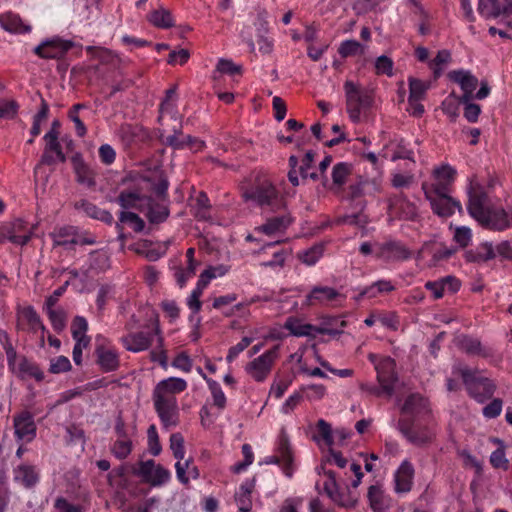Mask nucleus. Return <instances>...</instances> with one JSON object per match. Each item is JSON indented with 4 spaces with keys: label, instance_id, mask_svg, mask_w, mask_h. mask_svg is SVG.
Segmentation results:
<instances>
[{
    "label": "nucleus",
    "instance_id": "1",
    "mask_svg": "<svg viewBox=\"0 0 512 512\" xmlns=\"http://www.w3.org/2000/svg\"><path fill=\"white\" fill-rule=\"evenodd\" d=\"M242 197L264 211L278 212L286 208L284 196L266 176H257L254 182L244 190Z\"/></svg>",
    "mask_w": 512,
    "mask_h": 512
},
{
    "label": "nucleus",
    "instance_id": "2",
    "mask_svg": "<svg viewBox=\"0 0 512 512\" xmlns=\"http://www.w3.org/2000/svg\"><path fill=\"white\" fill-rule=\"evenodd\" d=\"M343 88L346 97V111L351 121L358 123L361 112L373 106L374 91L373 89L362 87L351 80L345 81Z\"/></svg>",
    "mask_w": 512,
    "mask_h": 512
},
{
    "label": "nucleus",
    "instance_id": "3",
    "mask_svg": "<svg viewBox=\"0 0 512 512\" xmlns=\"http://www.w3.org/2000/svg\"><path fill=\"white\" fill-rule=\"evenodd\" d=\"M459 373L468 394L473 399L483 403L493 396L496 390V385L491 379L478 376L477 370H472L468 367L460 368Z\"/></svg>",
    "mask_w": 512,
    "mask_h": 512
},
{
    "label": "nucleus",
    "instance_id": "4",
    "mask_svg": "<svg viewBox=\"0 0 512 512\" xmlns=\"http://www.w3.org/2000/svg\"><path fill=\"white\" fill-rule=\"evenodd\" d=\"M456 175L457 171L448 164L436 167L432 173V181H424L422 183V190L425 197L434 194L451 193Z\"/></svg>",
    "mask_w": 512,
    "mask_h": 512
},
{
    "label": "nucleus",
    "instance_id": "5",
    "mask_svg": "<svg viewBox=\"0 0 512 512\" xmlns=\"http://www.w3.org/2000/svg\"><path fill=\"white\" fill-rule=\"evenodd\" d=\"M397 429L410 444L417 447L427 446L435 439V432L426 425H416L413 417L400 418L397 423Z\"/></svg>",
    "mask_w": 512,
    "mask_h": 512
},
{
    "label": "nucleus",
    "instance_id": "6",
    "mask_svg": "<svg viewBox=\"0 0 512 512\" xmlns=\"http://www.w3.org/2000/svg\"><path fill=\"white\" fill-rule=\"evenodd\" d=\"M279 345L274 346L259 357L249 362L246 372L257 382H263L270 374L275 360L278 358Z\"/></svg>",
    "mask_w": 512,
    "mask_h": 512
},
{
    "label": "nucleus",
    "instance_id": "7",
    "mask_svg": "<svg viewBox=\"0 0 512 512\" xmlns=\"http://www.w3.org/2000/svg\"><path fill=\"white\" fill-rule=\"evenodd\" d=\"M74 43L70 40H63L60 37H53L43 40L33 49V52L42 59L61 60L65 57L69 50L72 49Z\"/></svg>",
    "mask_w": 512,
    "mask_h": 512
},
{
    "label": "nucleus",
    "instance_id": "8",
    "mask_svg": "<svg viewBox=\"0 0 512 512\" xmlns=\"http://www.w3.org/2000/svg\"><path fill=\"white\" fill-rule=\"evenodd\" d=\"M324 475L327 480L323 484V489L327 496L341 507H354L357 499L351 492L341 491L336 479V473L333 470H325Z\"/></svg>",
    "mask_w": 512,
    "mask_h": 512
},
{
    "label": "nucleus",
    "instance_id": "9",
    "mask_svg": "<svg viewBox=\"0 0 512 512\" xmlns=\"http://www.w3.org/2000/svg\"><path fill=\"white\" fill-rule=\"evenodd\" d=\"M293 461L294 456L289 438L285 433H282L278 438L277 454L270 456L266 463L281 465L285 476L291 478L294 473Z\"/></svg>",
    "mask_w": 512,
    "mask_h": 512
},
{
    "label": "nucleus",
    "instance_id": "10",
    "mask_svg": "<svg viewBox=\"0 0 512 512\" xmlns=\"http://www.w3.org/2000/svg\"><path fill=\"white\" fill-rule=\"evenodd\" d=\"M479 223L489 230L504 231L512 227V208H488Z\"/></svg>",
    "mask_w": 512,
    "mask_h": 512
},
{
    "label": "nucleus",
    "instance_id": "11",
    "mask_svg": "<svg viewBox=\"0 0 512 512\" xmlns=\"http://www.w3.org/2000/svg\"><path fill=\"white\" fill-rule=\"evenodd\" d=\"M450 194L451 193L434 194L425 197L430 202L434 214L442 218H448L452 216L455 211H458L460 214L463 213L460 201L453 198Z\"/></svg>",
    "mask_w": 512,
    "mask_h": 512
},
{
    "label": "nucleus",
    "instance_id": "12",
    "mask_svg": "<svg viewBox=\"0 0 512 512\" xmlns=\"http://www.w3.org/2000/svg\"><path fill=\"white\" fill-rule=\"evenodd\" d=\"M396 363L391 357H383L375 363V370L377 372V380L382 386L383 391L388 396L394 392V385L397 381L395 372Z\"/></svg>",
    "mask_w": 512,
    "mask_h": 512
},
{
    "label": "nucleus",
    "instance_id": "13",
    "mask_svg": "<svg viewBox=\"0 0 512 512\" xmlns=\"http://www.w3.org/2000/svg\"><path fill=\"white\" fill-rule=\"evenodd\" d=\"M154 408L165 429L175 427L179 423V412L176 398H153Z\"/></svg>",
    "mask_w": 512,
    "mask_h": 512
},
{
    "label": "nucleus",
    "instance_id": "14",
    "mask_svg": "<svg viewBox=\"0 0 512 512\" xmlns=\"http://www.w3.org/2000/svg\"><path fill=\"white\" fill-rule=\"evenodd\" d=\"M411 251L401 241L388 240L376 244V256L386 261H404L411 258Z\"/></svg>",
    "mask_w": 512,
    "mask_h": 512
},
{
    "label": "nucleus",
    "instance_id": "15",
    "mask_svg": "<svg viewBox=\"0 0 512 512\" xmlns=\"http://www.w3.org/2000/svg\"><path fill=\"white\" fill-rule=\"evenodd\" d=\"M450 81L460 85L463 95L459 98V102H468L473 97V92L478 86V79L470 71L459 69L452 70L447 74Z\"/></svg>",
    "mask_w": 512,
    "mask_h": 512
},
{
    "label": "nucleus",
    "instance_id": "16",
    "mask_svg": "<svg viewBox=\"0 0 512 512\" xmlns=\"http://www.w3.org/2000/svg\"><path fill=\"white\" fill-rule=\"evenodd\" d=\"M15 436L18 440L32 441L36 437L37 427L31 412L24 410L14 416Z\"/></svg>",
    "mask_w": 512,
    "mask_h": 512
},
{
    "label": "nucleus",
    "instance_id": "17",
    "mask_svg": "<svg viewBox=\"0 0 512 512\" xmlns=\"http://www.w3.org/2000/svg\"><path fill=\"white\" fill-rule=\"evenodd\" d=\"M45 148L40 159V164L52 166L58 160L61 163L66 162L67 158L62 150L59 137L51 133L44 135Z\"/></svg>",
    "mask_w": 512,
    "mask_h": 512
},
{
    "label": "nucleus",
    "instance_id": "18",
    "mask_svg": "<svg viewBox=\"0 0 512 512\" xmlns=\"http://www.w3.org/2000/svg\"><path fill=\"white\" fill-rule=\"evenodd\" d=\"M1 234L9 242L17 245H25L31 239V233L28 231L26 223L21 219H16L3 226Z\"/></svg>",
    "mask_w": 512,
    "mask_h": 512
},
{
    "label": "nucleus",
    "instance_id": "19",
    "mask_svg": "<svg viewBox=\"0 0 512 512\" xmlns=\"http://www.w3.org/2000/svg\"><path fill=\"white\" fill-rule=\"evenodd\" d=\"M415 470L412 463L404 460L394 474V491L405 494L411 491Z\"/></svg>",
    "mask_w": 512,
    "mask_h": 512
},
{
    "label": "nucleus",
    "instance_id": "20",
    "mask_svg": "<svg viewBox=\"0 0 512 512\" xmlns=\"http://www.w3.org/2000/svg\"><path fill=\"white\" fill-rule=\"evenodd\" d=\"M487 198V193L481 186L477 185L471 187L469 191V202L467 209L471 217H473L478 222L487 212V209H485Z\"/></svg>",
    "mask_w": 512,
    "mask_h": 512
},
{
    "label": "nucleus",
    "instance_id": "21",
    "mask_svg": "<svg viewBox=\"0 0 512 512\" xmlns=\"http://www.w3.org/2000/svg\"><path fill=\"white\" fill-rule=\"evenodd\" d=\"M154 335V331L129 333L121 338V342L126 350L137 353L147 350L152 345Z\"/></svg>",
    "mask_w": 512,
    "mask_h": 512
},
{
    "label": "nucleus",
    "instance_id": "22",
    "mask_svg": "<svg viewBox=\"0 0 512 512\" xmlns=\"http://www.w3.org/2000/svg\"><path fill=\"white\" fill-rule=\"evenodd\" d=\"M187 383L182 378L170 377L160 381L154 388L153 398H175V394L183 392Z\"/></svg>",
    "mask_w": 512,
    "mask_h": 512
},
{
    "label": "nucleus",
    "instance_id": "23",
    "mask_svg": "<svg viewBox=\"0 0 512 512\" xmlns=\"http://www.w3.org/2000/svg\"><path fill=\"white\" fill-rule=\"evenodd\" d=\"M13 479L24 488L33 489L40 480V473L34 465L21 464L13 470Z\"/></svg>",
    "mask_w": 512,
    "mask_h": 512
},
{
    "label": "nucleus",
    "instance_id": "24",
    "mask_svg": "<svg viewBox=\"0 0 512 512\" xmlns=\"http://www.w3.org/2000/svg\"><path fill=\"white\" fill-rule=\"evenodd\" d=\"M369 507L373 512H386L391 507V498L384 491L382 485H371L367 491Z\"/></svg>",
    "mask_w": 512,
    "mask_h": 512
},
{
    "label": "nucleus",
    "instance_id": "25",
    "mask_svg": "<svg viewBox=\"0 0 512 512\" xmlns=\"http://www.w3.org/2000/svg\"><path fill=\"white\" fill-rule=\"evenodd\" d=\"M97 364L103 372L116 371L120 366L119 355L115 349L106 348L104 345H97L95 348Z\"/></svg>",
    "mask_w": 512,
    "mask_h": 512
},
{
    "label": "nucleus",
    "instance_id": "26",
    "mask_svg": "<svg viewBox=\"0 0 512 512\" xmlns=\"http://www.w3.org/2000/svg\"><path fill=\"white\" fill-rule=\"evenodd\" d=\"M479 13L486 18H497L500 15L512 14V1L508 4H502L500 0H479Z\"/></svg>",
    "mask_w": 512,
    "mask_h": 512
},
{
    "label": "nucleus",
    "instance_id": "27",
    "mask_svg": "<svg viewBox=\"0 0 512 512\" xmlns=\"http://www.w3.org/2000/svg\"><path fill=\"white\" fill-rule=\"evenodd\" d=\"M50 237L52 238L54 247L61 246L66 250H74L76 239V227L72 225L56 227L50 233Z\"/></svg>",
    "mask_w": 512,
    "mask_h": 512
},
{
    "label": "nucleus",
    "instance_id": "28",
    "mask_svg": "<svg viewBox=\"0 0 512 512\" xmlns=\"http://www.w3.org/2000/svg\"><path fill=\"white\" fill-rule=\"evenodd\" d=\"M496 257L495 249L490 242H483L475 248L466 250L464 258L469 263L482 264Z\"/></svg>",
    "mask_w": 512,
    "mask_h": 512
},
{
    "label": "nucleus",
    "instance_id": "29",
    "mask_svg": "<svg viewBox=\"0 0 512 512\" xmlns=\"http://www.w3.org/2000/svg\"><path fill=\"white\" fill-rule=\"evenodd\" d=\"M459 348L468 355H477L483 358H490L494 355L492 348L483 346L479 339L468 335L460 338Z\"/></svg>",
    "mask_w": 512,
    "mask_h": 512
},
{
    "label": "nucleus",
    "instance_id": "30",
    "mask_svg": "<svg viewBox=\"0 0 512 512\" xmlns=\"http://www.w3.org/2000/svg\"><path fill=\"white\" fill-rule=\"evenodd\" d=\"M339 296V292L328 286H315L306 296L305 304L312 306L315 304H323L335 300Z\"/></svg>",
    "mask_w": 512,
    "mask_h": 512
},
{
    "label": "nucleus",
    "instance_id": "31",
    "mask_svg": "<svg viewBox=\"0 0 512 512\" xmlns=\"http://www.w3.org/2000/svg\"><path fill=\"white\" fill-rule=\"evenodd\" d=\"M74 207L77 210H82L90 218L100 220L106 224L113 223L114 218L109 211L99 208L88 200L82 199L76 202Z\"/></svg>",
    "mask_w": 512,
    "mask_h": 512
},
{
    "label": "nucleus",
    "instance_id": "32",
    "mask_svg": "<svg viewBox=\"0 0 512 512\" xmlns=\"http://www.w3.org/2000/svg\"><path fill=\"white\" fill-rule=\"evenodd\" d=\"M292 223V218L288 213L281 214L268 218L264 224H262L258 230L266 235H273L279 232H284L289 225Z\"/></svg>",
    "mask_w": 512,
    "mask_h": 512
},
{
    "label": "nucleus",
    "instance_id": "33",
    "mask_svg": "<svg viewBox=\"0 0 512 512\" xmlns=\"http://www.w3.org/2000/svg\"><path fill=\"white\" fill-rule=\"evenodd\" d=\"M14 373L21 379L30 377L34 378L38 382H41L44 379V373L40 367L25 356L20 357L19 363Z\"/></svg>",
    "mask_w": 512,
    "mask_h": 512
},
{
    "label": "nucleus",
    "instance_id": "34",
    "mask_svg": "<svg viewBox=\"0 0 512 512\" xmlns=\"http://www.w3.org/2000/svg\"><path fill=\"white\" fill-rule=\"evenodd\" d=\"M390 206L395 208L400 217L405 220H414L418 215L416 205L410 202L402 193L391 199Z\"/></svg>",
    "mask_w": 512,
    "mask_h": 512
},
{
    "label": "nucleus",
    "instance_id": "35",
    "mask_svg": "<svg viewBox=\"0 0 512 512\" xmlns=\"http://www.w3.org/2000/svg\"><path fill=\"white\" fill-rule=\"evenodd\" d=\"M1 27L10 33H27L31 30L29 25L23 23L19 15L7 12L0 15Z\"/></svg>",
    "mask_w": 512,
    "mask_h": 512
},
{
    "label": "nucleus",
    "instance_id": "36",
    "mask_svg": "<svg viewBox=\"0 0 512 512\" xmlns=\"http://www.w3.org/2000/svg\"><path fill=\"white\" fill-rule=\"evenodd\" d=\"M148 211L146 217L151 224H160L167 220L170 211L167 204L157 203L152 197H147Z\"/></svg>",
    "mask_w": 512,
    "mask_h": 512
},
{
    "label": "nucleus",
    "instance_id": "37",
    "mask_svg": "<svg viewBox=\"0 0 512 512\" xmlns=\"http://www.w3.org/2000/svg\"><path fill=\"white\" fill-rule=\"evenodd\" d=\"M395 290V286L392 284L390 280H378L372 283L370 286L365 287L360 291V293L355 297L356 301L362 300L364 297L375 298L379 294L390 293Z\"/></svg>",
    "mask_w": 512,
    "mask_h": 512
},
{
    "label": "nucleus",
    "instance_id": "38",
    "mask_svg": "<svg viewBox=\"0 0 512 512\" xmlns=\"http://www.w3.org/2000/svg\"><path fill=\"white\" fill-rule=\"evenodd\" d=\"M372 187V183L369 179L359 177V179L349 185L347 190V198L355 203V205L359 201H365L364 197L369 193Z\"/></svg>",
    "mask_w": 512,
    "mask_h": 512
},
{
    "label": "nucleus",
    "instance_id": "39",
    "mask_svg": "<svg viewBox=\"0 0 512 512\" xmlns=\"http://www.w3.org/2000/svg\"><path fill=\"white\" fill-rule=\"evenodd\" d=\"M154 333H155V336H157V342H158L157 348L159 350H152L150 352V358L153 362H158L163 368H166L168 358H167L166 350L164 349V338L161 335V328H160L159 318H158L157 314L154 317Z\"/></svg>",
    "mask_w": 512,
    "mask_h": 512
},
{
    "label": "nucleus",
    "instance_id": "40",
    "mask_svg": "<svg viewBox=\"0 0 512 512\" xmlns=\"http://www.w3.org/2000/svg\"><path fill=\"white\" fill-rule=\"evenodd\" d=\"M122 223L129 224L131 228L137 233L142 232L145 228V222L138 214L129 211H122L119 215V222L116 223V229L120 232V239H124V235L122 234Z\"/></svg>",
    "mask_w": 512,
    "mask_h": 512
},
{
    "label": "nucleus",
    "instance_id": "41",
    "mask_svg": "<svg viewBox=\"0 0 512 512\" xmlns=\"http://www.w3.org/2000/svg\"><path fill=\"white\" fill-rule=\"evenodd\" d=\"M254 489L253 481H246L241 484L239 491L235 493V501L238 504L239 512H250L252 508L251 494Z\"/></svg>",
    "mask_w": 512,
    "mask_h": 512
},
{
    "label": "nucleus",
    "instance_id": "42",
    "mask_svg": "<svg viewBox=\"0 0 512 512\" xmlns=\"http://www.w3.org/2000/svg\"><path fill=\"white\" fill-rule=\"evenodd\" d=\"M284 328L289 330V332L296 337L303 336H315L312 332H315L316 326L312 324L302 323L299 319L295 317H288L285 321Z\"/></svg>",
    "mask_w": 512,
    "mask_h": 512
},
{
    "label": "nucleus",
    "instance_id": "43",
    "mask_svg": "<svg viewBox=\"0 0 512 512\" xmlns=\"http://www.w3.org/2000/svg\"><path fill=\"white\" fill-rule=\"evenodd\" d=\"M427 407V400L420 394H410L401 408V412L412 416L420 414Z\"/></svg>",
    "mask_w": 512,
    "mask_h": 512
},
{
    "label": "nucleus",
    "instance_id": "44",
    "mask_svg": "<svg viewBox=\"0 0 512 512\" xmlns=\"http://www.w3.org/2000/svg\"><path fill=\"white\" fill-rule=\"evenodd\" d=\"M366 206V201H359L355 205L356 211L351 214H346L341 218V222L348 225H355L364 227L368 222V217L363 213Z\"/></svg>",
    "mask_w": 512,
    "mask_h": 512
},
{
    "label": "nucleus",
    "instance_id": "45",
    "mask_svg": "<svg viewBox=\"0 0 512 512\" xmlns=\"http://www.w3.org/2000/svg\"><path fill=\"white\" fill-rule=\"evenodd\" d=\"M352 164L347 162H339L332 168V183L334 186L341 188L352 173Z\"/></svg>",
    "mask_w": 512,
    "mask_h": 512
},
{
    "label": "nucleus",
    "instance_id": "46",
    "mask_svg": "<svg viewBox=\"0 0 512 512\" xmlns=\"http://www.w3.org/2000/svg\"><path fill=\"white\" fill-rule=\"evenodd\" d=\"M175 468L177 478L183 484H188L189 482V478L186 476V472H188L193 479H197L199 477V470L197 466L193 464L192 459H188L184 463H181L180 460H178L175 464Z\"/></svg>",
    "mask_w": 512,
    "mask_h": 512
},
{
    "label": "nucleus",
    "instance_id": "47",
    "mask_svg": "<svg viewBox=\"0 0 512 512\" xmlns=\"http://www.w3.org/2000/svg\"><path fill=\"white\" fill-rule=\"evenodd\" d=\"M146 198L138 192L124 190L120 192L116 201L123 209H139L138 203Z\"/></svg>",
    "mask_w": 512,
    "mask_h": 512
},
{
    "label": "nucleus",
    "instance_id": "48",
    "mask_svg": "<svg viewBox=\"0 0 512 512\" xmlns=\"http://www.w3.org/2000/svg\"><path fill=\"white\" fill-rule=\"evenodd\" d=\"M148 20L156 27L167 29L174 25L171 13L166 9L154 10L150 13Z\"/></svg>",
    "mask_w": 512,
    "mask_h": 512
},
{
    "label": "nucleus",
    "instance_id": "49",
    "mask_svg": "<svg viewBox=\"0 0 512 512\" xmlns=\"http://www.w3.org/2000/svg\"><path fill=\"white\" fill-rule=\"evenodd\" d=\"M180 136H182L181 125L177 129L174 128V134L167 136L165 143L174 149H182L185 146H190L193 143L198 142L196 138L190 135L184 136L182 139H180Z\"/></svg>",
    "mask_w": 512,
    "mask_h": 512
},
{
    "label": "nucleus",
    "instance_id": "50",
    "mask_svg": "<svg viewBox=\"0 0 512 512\" xmlns=\"http://www.w3.org/2000/svg\"><path fill=\"white\" fill-rule=\"evenodd\" d=\"M21 314L22 317L26 320L27 324L29 325L30 331L34 333L37 332L38 330H41V332L43 333L46 332V327L44 326L39 315L32 306L24 308Z\"/></svg>",
    "mask_w": 512,
    "mask_h": 512
},
{
    "label": "nucleus",
    "instance_id": "51",
    "mask_svg": "<svg viewBox=\"0 0 512 512\" xmlns=\"http://www.w3.org/2000/svg\"><path fill=\"white\" fill-rule=\"evenodd\" d=\"M324 252V245L318 243L313 245L307 250L298 253V258L306 265H314L322 256Z\"/></svg>",
    "mask_w": 512,
    "mask_h": 512
},
{
    "label": "nucleus",
    "instance_id": "52",
    "mask_svg": "<svg viewBox=\"0 0 512 512\" xmlns=\"http://www.w3.org/2000/svg\"><path fill=\"white\" fill-rule=\"evenodd\" d=\"M132 440L130 438H117L111 447V453L119 460L126 459L132 452Z\"/></svg>",
    "mask_w": 512,
    "mask_h": 512
},
{
    "label": "nucleus",
    "instance_id": "53",
    "mask_svg": "<svg viewBox=\"0 0 512 512\" xmlns=\"http://www.w3.org/2000/svg\"><path fill=\"white\" fill-rule=\"evenodd\" d=\"M47 316L56 332H61L66 327V312L62 309L46 308Z\"/></svg>",
    "mask_w": 512,
    "mask_h": 512
},
{
    "label": "nucleus",
    "instance_id": "54",
    "mask_svg": "<svg viewBox=\"0 0 512 512\" xmlns=\"http://www.w3.org/2000/svg\"><path fill=\"white\" fill-rule=\"evenodd\" d=\"M75 173L77 181L80 184L86 185L89 188L94 187L96 185L94 173L84 163H79L75 166Z\"/></svg>",
    "mask_w": 512,
    "mask_h": 512
},
{
    "label": "nucleus",
    "instance_id": "55",
    "mask_svg": "<svg viewBox=\"0 0 512 512\" xmlns=\"http://www.w3.org/2000/svg\"><path fill=\"white\" fill-rule=\"evenodd\" d=\"M429 88V84L426 82L416 79L409 78V97L412 100H422Z\"/></svg>",
    "mask_w": 512,
    "mask_h": 512
},
{
    "label": "nucleus",
    "instance_id": "56",
    "mask_svg": "<svg viewBox=\"0 0 512 512\" xmlns=\"http://www.w3.org/2000/svg\"><path fill=\"white\" fill-rule=\"evenodd\" d=\"M451 61V53L449 50L443 49L438 51L436 57L431 61L430 68L433 70L434 78L437 79L442 74V66Z\"/></svg>",
    "mask_w": 512,
    "mask_h": 512
},
{
    "label": "nucleus",
    "instance_id": "57",
    "mask_svg": "<svg viewBox=\"0 0 512 512\" xmlns=\"http://www.w3.org/2000/svg\"><path fill=\"white\" fill-rule=\"evenodd\" d=\"M206 382L213 396L214 405L220 410L224 409L226 406V397L220 384L213 379H206Z\"/></svg>",
    "mask_w": 512,
    "mask_h": 512
},
{
    "label": "nucleus",
    "instance_id": "58",
    "mask_svg": "<svg viewBox=\"0 0 512 512\" xmlns=\"http://www.w3.org/2000/svg\"><path fill=\"white\" fill-rule=\"evenodd\" d=\"M216 72L220 74H228V75H241L242 74V66L236 65L233 61L221 58L216 66Z\"/></svg>",
    "mask_w": 512,
    "mask_h": 512
},
{
    "label": "nucleus",
    "instance_id": "59",
    "mask_svg": "<svg viewBox=\"0 0 512 512\" xmlns=\"http://www.w3.org/2000/svg\"><path fill=\"white\" fill-rule=\"evenodd\" d=\"M338 53L343 58L354 56L358 53H362V45L356 40H346L340 44Z\"/></svg>",
    "mask_w": 512,
    "mask_h": 512
},
{
    "label": "nucleus",
    "instance_id": "60",
    "mask_svg": "<svg viewBox=\"0 0 512 512\" xmlns=\"http://www.w3.org/2000/svg\"><path fill=\"white\" fill-rule=\"evenodd\" d=\"M170 449L177 460H182L184 458V438L181 433H173L170 436Z\"/></svg>",
    "mask_w": 512,
    "mask_h": 512
},
{
    "label": "nucleus",
    "instance_id": "61",
    "mask_svg": "<svg viewBox=\"0 0 512 512\" xmlns=\"http://www.w3.org/2000/svg\"><path fill=\"white\" fill-rule=\"evenodd\" d=\"M394 63L391 58L382 55L375 61V73L377 75H387L391 77L393 75Z\"/></svg>",
    "mask_w": 512,
    "mask_h": 512
},
{
    "label": "nucleus",
    "instance_id": "62",
    "mask_svg": "<svg viewBox=\"0 0 512 512\" xmlns=\"http://www.w3.org/2000/svg\"><path fill=\"white\" fill-rule=\"evenodd\" d=\"M168 187L169 182L166 175L164 173H160L157 180L152 183L151 189L161 201H165L167 198Z\"/></svg>",
    "mask_w": 512,
    "mask_h": 512
},
{
    "label": "nucleus",
    "instance_id": "63",
    "mask_svg": "<svg viewBox=\"0 0 512 512\" xmlns=\"http://www.w3.org/2000/svg\"><path fill=\"white\" fill-rule=\"evenodd\" d=\"M148 447L152 455L157 456L160 454L162 447L159 441V436L155 425H150L147 430Z\"/></svg>",
    "mask_w": 512,
    "mask_h": 512
},
{
    "label": "nucleus",
    "instance_id": "64",
    "mask_svg": "<svg viewBox=\"0 0 512 512\" xmlns=\"http://www.w3.org/2000/svg\"><path fill=\"white\" fill-rule=\"evenodd\" d=\"M72 366L70 360L66 356H58L51 359L49 372L52 374H59L71 370Z\"/></svg>",
    "mask_w": 512,
    "mask_h": 512
}]
</instances>
